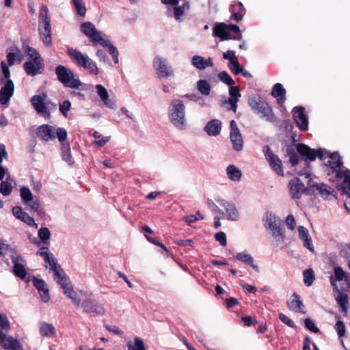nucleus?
<instances>
[{"mask_svg": "<svg viewBox=\"0 0 350 350\" xmlns=\"http://www.w3.org/2000/svg\"><path fill=\"white\" fill-rule=\"evenodd\" d=\"M296 148L301 159L306 162V165L299 173V175H304L306 178H308L311 175L310 163L314 161L317 157L321 161H325L326 150L324 148L312 149L309 146L302 143L298 144L296 146Z\"/></svg>", "mask_w": 350, "mask_h": 350, "instance_id": "1", "label": "nucleus"}, {"mask_svg": "<svg viewBox=\"0 0 350 350\" xmlns=\"http://www.w3.org/2000/svg\"><path fill=\"white\" fill-rule=\"evenodd\" d=\"M66 51L67 54L75 65L80 68H83L91 75H97L99 73L96 64L91 59L88 55L83 54L77 49L68 46Z\"/></svg>", "mask_w": 350, "mask_h": 350, "instance_id": "2", "label": "nucleus"}, {"mask_svg": "<svg viewBox=\"0 0 350 350\" xmlns=\"http://www.w3.org/2000/svg\"><path fill=\"white\" fill-rule=\"evenodd\" d=\"M37 136L45 142L53 141L57 137L60 143L65 142L67 139V131L62 127L55 128V126L44 124L36 129Z\"/></svg>", "mask_w": 350, "mask_h": 350, "instance_id": "3", "label": "nucleus"}, {"mask_svg": "<svg viewBox=\"0 0 350 350\" xmlns=\"http://www.w3.org/2000/svg\"><path fill=\"white\" fill-rule=\"evenodd\" d=\"M57 80L66 88L79 89L83 83L80 81L78 75L72 70L63 65H58L55 70Z\"/></svg>", "mask_w": 350, "mask_h": 350, "instance_id": "4", "label": "nucleus"}, {"mask_svg": "<svg viewBox=\"0 0 350 350\" xmlns=\"http://www.w3.org/2000/svg\"><path fill=\"white\" fill-rule=\"evenodd\" d=\"M39 32L44 44L46 46L51 44V18L46 5H42L39 12Z\"/></svg>", "mask_w": 350, "mask_h": 350, "instance_id": "5", "label": "nucleus"}, {"mask_svg": "<svg viewBox=\"0 0 350 350\" xmlns=\"http://www.w3.org/2000/svg\"><path fill=\"white\" fill-rule=\"evenodd\" d=\"M248 103L252 109L261 117L265 118L269 122H275L277 118L275 116L271 107L268 103L264 101L260 96H252L248 99Z\"/></svg>", "mask_w": 350, "mask_h": 350, "instance_id": "6", "label": "nucleus"}, {"mask_svg": "<svg viewBox=\"0 0 350 350\" xmlns=\"http://www.w3.org/2000/svg\"><path fill=\"white\" fill-rule=\"evenodd\" d=\"M185 107L183 101L174 100L169 107V118L172 123L178 129H183L185 125Z\"/></svg>", "mask_w": 350, "mask_h": 350, "instance_id": "7", "label": "nucleus"}, {"mask_svg": "<svg viewBox=\"0 0 350 350\" xmlns=\"http://www.w3.org/2000/svg\"><path fill=\"white\" fill-rule=\"evenodd\" d=\"M325 156V161H323L325 165L329 167L332 172L336 173L337 178L342 179L346 174V169H343V162L338 153H330L326 150V154Z\"/></svg>", "mask_w": 350, "mask_h": 350, "instance_id": "8", "label": "nucleus"}, {"mask_svg": "<svg viewBox=\"0 0 350 350\" xmlns=\"http://www.w3.org/2000/svg\"><path fill=\"white\" fill-rule=\"evenodd\" d=\"M28 55L31 59L25 62L23 64L24 70L29 76H35L42 72V64L40 55L37 51L31 47L28 48Z\"/></svg>", "mask_w": 350, "mask_h": 350, "instance_id": "9", "label": "nucleus"}, {"mask_svg": "<svg viewBox=\"0 0 350 350\" xmlns=\"http://www.w3.org/2000/svg\"><path fill=\"white\" fill-rule=\"evenodd\" d=\"M263 152L266 159L268 161L271 168L280 176H284L282 168V163L281 159L275 154L269 146L266 145L263 147Z\"/></svg>", "mask_w": 350, "mask_h": 350, "instance_id": "10", "label": "nucleus"}, {"mask_svg": "<svg viewBox=\"0 0 350 350\" xmlns=\"http://www.w3.org/2000/svg\"><path fill=\"white\" fill-rule=\"evenodd\" d=\"M81 31L87 36L93 44H97L103 38L102 32L97 30L91 22H84L81 25Z\"/></svg>", "mask_w": 350, "mask_h": 350, "instance_id": "11", "label": "nucleus"}, {"mask_svg": "<svg viewBox=\"0 0 350 350\" xmlns=\"http://www.w3.org/2000/svg\"><path fill=\"white\" fill-rule=\"evenodd\" d=\"M11 255L10 258L14 265L13 273L16 277L21 278L23 280H26L27 271L25 268V265L21 262H24L25 260L21 255H18L12 249L10 250Z\"/></svg>", "mask_w": 350, "mask_h": 350, "instance_id": "12", "label": "nucleus"}, {"mask_svg": "<svg viewBox=\"0 0 350 350\" xmlns=\"http://www.w3.org/2000/svg\"><path fill=\"white\" fill-rule=\"evenodd\" d=\"M1 86L0 90V103L5 107H8L10 98L12 97L14 92V84L12 80L6 81H0Z\"/></svg>", "mask_w": 350, "mask_h": 350, "instance_id": "13", "label": "nucleus"}, {"mask_svg": "<svg viewBox=\"0 0 350 350\" xmlns=\"http://www.w3.org/2000/svg\"><path fill=\"white\" fill-rule=\"evenodd\" d=\"M47 98L46 93L33 95L31 98V103L36 113L45 119H49V113H46L45 100Z\"/></svg>", "mask_w": 350, "mask_h": 350, "instance_id": "14", "label": "nucleus"}, {"mask_svg": "<svg viewBox=\"0 0 350 350\" xmlns=\"http://www.w3.org/2000/svg\"><path fill=\"white\" fill-rule=\"evenodd\" d=\"M293 119L297 127L301 131L308 129V118L305 113V108L301 106L295 107L293 109Z\"/></svg>", "mask_w": 350, "mask_h": 350, "instance_id": "15", "label": "nucleus"}, {"mask_svg": "<svg viewBox=\"0 0 350 350\" xmlns=\"http://www.w3.org/2000/svg\"><path fill=\"white\" fill-rule=\"evenodd\" d=\"M37 256H41L44 261L49 266L51 271L53 272L60 268V265L57 263V259L53 254L49 251L48 247H41L37 252Z\"/></svg>", "mask_w": 350, "mask_h": 350, "instance_id": "16", "label": "nucleus"}, {"mask_svg": "<svg viewBox=\"0 0 350 350\" xmlns=\"http://www.w3.org/2000/svg\"><path fill=\"white\" fill-rule=\"evenodd\" d=\"M4 333L0 335V345L5 350H23V346L18 339Z\"/></svg>", "mask_w": 350, "mask_h": 350, "instance_id": "17", "label": "nucleus"}, {"mask_svg": "<svg viewBox=\"0 0 350 350\" xmlns=\"http://www.w3.org/2000/svg\"><path fill=\"white\" fill-rule=\"evenodd\" d=\"M81 306L83 308L84 312L92 316L102 315L105 312V310L101 305L90 299H85L81 303Z\"/></svg>", "mask_w": 350, "mask_h": 350, "instance_id": "18", "label": "nucleus"}, {"mask_svg": "<svg viewBox=\"0 0 350 350\" xmlns=\"http://www.w3.org/2000/svg\"><path fill=\"white\" fill-rule=\"evenodd\" d=\"M154 66L158 71L159 77L167 78L173 75V70L169 66L165 59L161 57H156L154 59Z\"/></svg>", "mask_w": 350, "mask_h": 350, "instance_id": "19", "label": "nucleus"}, {"mask_svg": "<svg viewBox=\"0 0 350 350\" xmlns=\"http://www.w3.org/2000/svg\"><path fill=\"white\" fill-rule=\"evenodd\" d=\"M304 183L299 178H294L288 182L291 196L294 200H299L303 194Z\"/></svg>", "mask_w": 350, "mask_h": 350, "instance_id": "20", "label": "nucleus"}, {"mask_svg": "<svg viewBox=\"0 0 350 350\" xmlns=\"http://www.w3.org/2000/svg\"><path fill=\"white\" fill-rule=\"evenodd\" d=\"M33 284L38 291L39 295L42 300L46 303L50 299L49 291L45 281L42 279H39L35 276L33 277Z\"/></svg>", "mask_w": 350, "mask_h": 350, "instance_id": "21", "label": "nucleus"}, {"mask_svg": "<svg viewBox=\"0 0 350 350\" xmlns=\"http://www.w3.org/2000/svg\"><path fill=\"white\" fill-rule=\"evenodd\" d=\"M217 202L221 206H223L228 215V218L232 220H237L239 217V213L235 205L229 202L224 199L218 198L216 199Z\"/></svg>", "mask_w": 350, "mask_h": 350, "instance_id": "22", "label": "nucleus"}, {"mask_svg": "<svg viewBox=\"0 0 350 350\" xmlns=\"http://www.w3.org/2000/svg\"><path fill=\"white\" fill-rule=\"evenodd\" d=\"M272 232V236L275 238V241L278 243H282L285 238V231L282 227L281 221L278 219L275 221V224L271 228H267Z\"/></svg>", "mask_w": 350, "mask_h": 350, "instance_id": "23", "label": "nucleus"}, {"mask_svg": "<svg viewBox=\"0 0 350 350\" xmlns=\"http://www.w3.org/2000/svg\"><path fill=\"white\" fill-rule=\"evenodd\" d=\"M228 25L224 23L216 24L213 28V35L218 37L221 41L231 39L230 33L227 29Z\"/></svg>", "mask_w": 350, "mask_h": 350, "instance_id": "24", "label": "nucleus"}, {"mask_svg": "<svg viewBox=\"0 0 350 350\" xmlns=\"http://www.w3.org/2000/svg\"><path fill=\"white\" fill-rule=\"evenodd\" d=\"M95 88L98 96L100 97L103 104L108 108H115L116 104L109 98V94L106 88L100 84L96 85Z\"/></svg>", "mask_w": 350, "mask_h": 350, "instance_id": "25", "label": "nucleus"}, {"mask_svg": "<svg viewBox=\"0 0 350 350\" xmlns=\"http://www.w3.org/2000/svg\"><path fill=\"white\" fill-rule=\"evenodd\" d=\"M232 13L231 18L239 22L241 21L245 14V9L243 5L239 1H234L230 8Z\"/></svg>", "mask_w": 350, "mask_h": 350, "instance_id": "26", "label": "nucleus"}, {"mask_svg": "<svg viewBox=\"0 0 350 350\" xmlns=\"http://www.w3.org/2000/svg\"><path fill=\"white\" fill-rule=\"evenodd\" d=\"M287 306L288 309L292 311L305 313V311L303 310L304 307L303 302L301 300L299 295L296 293H294L291 297L289 301H287Z\"/></svg>", "mask_w": 350, "mask_h": 350, "instance_id": "27", "label": "nucleus"}, {"mask_svg": "<svg viewBox=\"0 0 350 350\" xmlns=\"http://www.w3.org/2000/svg\"><path fill=\"white\" fill-rule=\"evenodd\" d=\"M191 63L198 70H204L207 67H212L213 62L211 57L205 59L200 55H194L191 59Z\"/></svg>", "mask_w": 350, "mask_h": 350, "instance_id": "28", "label": "nucleus"}, {"mask_svg": "<svg viewBox=\"0 0 350 350\" xmlns=\"http://www.w3.org/2000/svg\"><path fill=\"white\" fill-rule=\"evenodd\" d=\"M53 273L55 279L57 280V282L61 285L62 288L64 289V293L66 291V288H69L72 286L69 282V278L66 276L62 267L59 268Z\"/></svg>", "mask_w": 350, "mask_h": 350, "instance_id": "29", "label": "nucleus"}, {"mask_svg": "<svg viewBox=\"0 0 350 350\" xmlns=\"http://www.w3.org/2000/svg\"><path fill=\"white\" fill-rule=\"evenodd\" d=\"M334 274L329 278L330 283L333 286L334 290L338 291V286L336 281L340 282L346 277V273L340 267H335L334 269Z\"/></svg>", "mask_w": 350, "mask_h": 350, "instance_id": "30", "label": "nucleus"}, {"mask_svg": "<svg viewBox=\"0 0 350 350\" xmlns=\"http://www.w3.org/2000/svg\"><path fill=\"white\" fill-rule=\"evenodd\" d=\"M204 130L209 135H217L221 131V122L218 120H211L205 126Z\"/></svg>", "mask_w": 350, "mask_h": 350, "instance_id": "31", "label": "nucleus"}, {"mask_svg": "<svg viewBox=\"0 0 350 350\" xmlns=\"http://www.w3.org/2000/svg\"><path fill=\"white\" fill-rule=\"evenodd\" d=\"M286 93V90L283 88L282 85L278 83L272 88L271 94L273 97L277 98V101L280 104V101L284 102Z\"/></svg>", "mask_w": 350, "mask_h": 350, "instance_id": "32", "label": "nucleus"}, {"mask_svg": "<svg viewBox=\"0 0 350 350\" xmlns=\"http://www.w3.org/2000/svg\"><path fill=\"white\" fill-rule=\"evenodd\" d=\"M103 47H107L108 51L111 55L113 62L115 64L118 63V51L117 49L110 42L109 40H105L103 38L101 39L100 42L98 43Z\"/></svg>", "mask_w": 350, "mask_h": 350, "instance_id": "33", "label": "nucleus"}, {"mask_svg": "<svg viewBox=\"0 0 350 350\" xmlns=\"http://www.w3.org/2000/svg\"><path fill=\"white\" fill-rule=\"evenodd\" d=\"M61 145L62 159L69 165H72L75 163V161L71 154L69 144H64V142H63L61 143Z\"/></svg>", "mask_w": 350, "mask_h": 350, "instance_id": "34", "label": "nucleus"}, {"mask_svg": "<svg viewBox=\"0 0 350 350\" xmlns=\"http://www.w3.org/2000/svg\"><path fill=\"white\" fill-rule=\"evenodd\" d=\"M235 257L238 260H240L243 262H245V264H247L255 271L259 272V268L258 265L254 263V259L250 254L244 252H240L237 253Z\"/></svg>", "mask_w": 350, "mask_h": 350, "instance_id": "35", "label": "nucleus"}, {"mask_svg": "<svg viewBox=\"0 0 350 350\" xmlns=\"http://www.w3.org/2000/svg\"><path fill=\"white\" fill-rule=\"evenodd\" d=\"M230 141L233 145V149L237 152L243 149V141L241 133H230Z\"/></svg>", "mask_w": 350, "mask_h": 350, "instance_id": "36", "label": "nucleus"}, {"mask_svg": "<svg viewBox=\"0 0 350 350\" xmlns=\"http://www.w3.org/2000/svg\"><path fill=\"white\" fill-rule=\"evenodd\" d=\"M40 334L42 336L52 337L54 336L55 331L54 326L46 322H42L40 325Z\"/></svg>", "mask_w": 350, "mask_h": 350, "instance_id": "37", "label": "nucleus"}, {"mask_svg": "<svg viewBox=\"0 0 350 350\" xmlns=\"http://www.w3.org/2000/svg\"><path fill=\"white\" fill-rule=\"evenodd\" d=\"M228 177L233 181H239L242 175L240 170L234 165H230L226 168Z\"/></svg>", "mask_w": 350, "mask_h": 350, "instance_id": "38", "label": "nucleus"}, {"mask_svg": "<svg viewBox=\"0 0 350 350\" xmlns=\"http://www.w3.org/2000/svg\"><path fill=\"white\" fill-rule=\"evenodd\" d=\"M20 196L23 204H28V202L32 201L33 198L31 190L25 186H23L20 189Z\"/></svg>", "mask_w": 350, "mask_h": 350, "instance_id": "39", "label": "nucleus"}, {"mask_svg": "<svg viewBox=\"0 0 350 350\" xmlns=\"http://www.w3.org/2000/svg\"><path fill=\"white\" fill-rule=\"evenodd\" d=\"M198 90L204 96H208L211 92L209 83L204 79H200L197 82Z\"/></svg>", "mask_w": 350, "mask_h": 350, "instance_id": "40", "label": "nucleus"}, {"mask_svg": "<svg viewBox=\"0 0 350 350\" xmlns=\"http://www.w3.org/2000/svg\"><path fill=\"white\" fill-rule=\"evenodd\" d=\"M64 294H66L72 300L73 304L77 307L81 305V299L78 297L77 292L73 290L72 286L69 288H66Z\"/></svg>", "mask_w": 350, "mask_h": 350, "instance_id": "41", "label": "nucleus"}, {"mask_svg": "<svg viewBox=\"0 0 350 350\" xmlns=\"http://www.w3.org/2000/svg\"><path fill=\"white\" fill-rule=\"evenodd\" d=\"M38 237L46 245H49L51 232L46 227H42L38 230Z\"/></svg>", "mask_w": 350, "mask_h": 350, "instance_id": "42", "label": "nucleus"}, {"mask_svg": "<svg viewBox=\"0 0 350 350\" xmlns=\"http://www.w3.org/2000/svg\"><path fill=\"white\" fill-rule=\"evenodd\" d=\"M312 187H316L317 190L323 196L327 198L334 189L325 184H313Z\"/></svg>", "mask_w": 350, "mask_h": 350, "instance_id": "43", "label": "nucleus"}, {"mask_svg": "<svg viewBox=\"0 0 350 350\" xmlns=\"http://www.w3.org/2000/svg\"><path fill=\"white\" fill-rule=\"evenodd\" d=\"M304 282L307 286H310L313 283L315 277L314 271L312 269H308L304 271Z\"/></svg>", "mask_w": 350, "mask_h": 350, "instance_id": "44", "label": "nucleus"}, {"mask_svg": "<svg viewBox=\"0 0 350 350\" xmlns=\"http://www.w3.org/2000/svg\"><path fill=\"white\" fill-rule=\"evenodd\" d=\"M10 329V322L5 314H0V335L8 333Z\"/></svg>", "mask_w": 350, "mask_h": 350, "instance_id": "45", "label": "nucleus"}, {"mask_svg": "<svg viewBox=\"0 0 350 350\" xmlns=\"http://www.w3.org/2000/svg\"><path fill=\"white\" fill-rule=\"evenodd\" d=\"M287 156L289 157V162L292 166L295 167L299 163V157L292 147H288L286 150Z\"/></svg>", "mask_w": 350, "mask_h": 350, "instance_id": "46", "label": "nucleus"}, {"mask_svg": "<svg viewBox=\"0 0 350 350\" xmlns=\"http://www.w3.org/2000/svg\"><path fill=\"white\" fill-rule=\"evenodd\" d=\"M1 68L2 71V76L0 77V81H6L10 79V70L8 65L3 61L1 62Z\"/></svg>", "mask_w": 350, "mask_h": 350, "instance_id": "47", "label": "nucleus"}, {"mask_svg": "<svg viewBox=\"0 0 350 350\" xmlns=\"http://www.w3.org/2000/svg\"><path fill=\"white\" fill-rule=\"evenodd\" d=\"M77 14L81 16H85L86 13V8L82 0H72Z\"/></svg>", "mask_w": 350, "mask_h": 350, "instance_id": "48", "label": "nucleus"}, {"mask_svg": "<svg viewBox=\"0 0 350 350\" xmlns=\"http://www.w3.org/2000/svg\"><path fill=\"white\" fill-rule=\"evenodd\" d=\"M337 304L343 310H346L348 304V296L346 293H340L336 297Z\"/></svg>", "mask_w": 350, "mask_h": 350, "instance_id": "49", "label": "nucleus"}, {"mask_svg": "<svg viewBox=\"0 0 350 350\" xmlns=\"http://www.w3.org/2000/svg\"><path fill=\"white\" fill-rule=\"evenodd\" d=\"M175 7L174 8V14L176 19L178 20L183 15L185 12V8H189V2L186 1L182 6H176L177 5H174Z\"/></svg>", "mask_w": 350, "mask_h": 350, "instance_id": "50", "label": "nucleus"}, {"mask_svg": "<svg viewBox=\"0 0 350 350\" xmlns=\"http://www.w3.org/2000/svg\"><path fill=\"white\" fill-rule=\"evenodd\" d=\"M219 79L228 85H233L235 82L226 71H222L218 75Z\"/></svg>", "mask_w": 350, "mask_h": 350, "instance_id": "51", "label": "nucleus"}, {"mask_svg": "<svg viewBox=\"0 0 350 350\" xmlns=\"http://www.w3.org/2000/svg\"><path fill=\"white\" fill-rule=\"evenodd\" d=\"M12 191V187L8 181H2L0 185V193L5 196H7L11 193Z\"/></svg>", "mask_w": 350, "mask_h": 350, "instance_id": "52", "label": "nucleus"}, {"mask_svg": "<svg viewBox=\"0 0 350 350\" xmlns=\"http://www.w3.org/2000/svg\"><path fill=\"white\" fill-rule=\"evenodd\" d=\"M20 220L34 228H38V224L35 222L34 219L32 217H31L27 213H25L20 219Z\"/></svg>", "mask_w": 350, "mask_h": 350, "instance_id": "53", "label": "nucleus"}, {"mask_svg": "<svg viewBox=\"0 0 350 350\" xmlns=\"http://www.w3.org/2000/svg\"><path fill=\"white\" fill-rule=\"evenodd\" d=\"M227 29L228 31H230L235 33V36L233 37L231 36V39L240 40L241 38V33L240 31L239 27L237 25H228Z\"/></svg>", "mask_w": 350, "mask_h": 350, "instance_id": "54", "label": "nucleus"}, {"mask_svg": "<svg viewBox=\"0 0 350 350\" xmlns=\"http://www.w3.org/2000/svg\"><path fill=\"white\" fill-rule=\"evenodd\" d=\"M229 68L231 72L236 75L241 74L243 70L238 62V59L230 63Z\"/></svg>", "mask_w": 350, "mask_h": 350, "instance_id": "55", "label": "nucleus"}, {"mask_svg": "<svg viewBox=\"0 0 350 350\" xmlns=\"http://www.w3.org/2000/svg\"><path fill=\"white\" fill-rule=\"evenodd\" d=\"M305 327L313 333H319L320 332L319 329L315 325L314 323L310 318H306L305 319Z\"/></svg>", "mask_w": 350, "mask_h": 350, "instance_id": "56", "label": "nucleus"}, {"mask_svg": "<svg viewBox=\"0 0 350 350\" xmlns=\"http://www.w3.org/2000/svg\"><path fill=\"white\" fill-rule=\"evenodd\" d=\"M71 107V103L69 100H64L63 103H59V111L63 116H67L68 113Z\"/></svg>", "mask_w": 350, "mask_h": 350, "instance_id": "57", "label": "nucleus"}, {"mask_svg": "<svg viewBox=\"0 0 350 350\" xmlns=\"http://www.w3.org/2000/svg\"><path fill=\"white\" fill-rule=\"evenodd\" d=\"M229 94H230L229 98H233V99L238 100H239V98L241 96L239 87H235L233 85H231L229 88Z\"/></svg>", "mask_w": 350, "mask_h": 350, "instance_id": "58", "label": "nucleus"}, {"mask_svg": "<svg viewBox=\"0 0 350 350\" xmlns=\"http://www.w3.org/2000/svg\"><path fill=\"white\" fill-rule=\"evenodd\" d=\"M133 350H146L145 344L142 339L139 337H135L134 338Z\"/></svg>", "mask_w": 350, "mask_h": 350, "instance_id": "59", "label": "nucleus"}, {"mask_svg": "<svg viewBox=\"0 0 350 350\" xmlns=\"http://www.w3.org/2000/svg\"><path fill=\"white\" fill-rule=\"evenodd\" d=\"M335 328L340 338L345 336L346 332L345 325L342 321L339 320L336 322Z\"/></svg>", "mask_w": 350, "mask_h": 350, "instance_id": "60", "label": "nucleus"}, {"mask_svg": "<svg viewBox=\"0 0 350 350\" xmlns=\"http://www.w3.org/2000/svg\"><path fill=\"white\" fill-rule=\"evenodd\" d=\"M265 217H266V220H265V226L267 228H271V226H273V224H275V221L278 219V218L274 215H273L271 213H269V212L266 213Z\"/></svg>", "mask_w": 350, "mask_h": 350, "instance_id": "61", "label": "nucleus"}, {"mask_svg": "<svg viewBox=\"0 0 350 350\" xmlns=\"http://www.w3.org/2000/svg\"><path fill=\"white\" fill-rule=\"evenodd\" d=\"M238 101V100L228 98L227 100L224 101L221 105H224L226 103H228L230 105V107H228V110H232L233 111L234 113H236L237 109Z\"/></svg>", "mask_w": 350, "mask_h": 350, "instance_id": "62", "label": "nucleus"}, {"mask_svg": "<svg viewBox=\"0 0 350 350\" xmlns=\"http://www.w3.org/2000/svg\"><path fill=\"white\" fill-rule=\"evenodd\" d=\"M279 319L280 320L286 325H288L290 327H295V324L293 322V321L291 319H289L286 315H285L283 313L279 314Z\"/></svg>", "mask_w": 350, "mask_h": 350, "instance_id": "63", "label": "nucleus"}, {"mask_svg": "<svg viewBox=\"0 0 350 350\" xmlns=\"http://www.w3.org/2000/svg\"><path fill=\"white\" fill-rule=\"evenodd\" d=\"M215 240L218 241L221 245L226 246L227 245L226 235L224 232H219L215 235Z\"/></svg>", "mask_w": 350, "mask_h": 350, "instance_id": "64", "label": "nucleus"}]
</instances>
